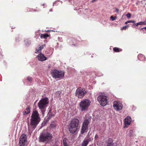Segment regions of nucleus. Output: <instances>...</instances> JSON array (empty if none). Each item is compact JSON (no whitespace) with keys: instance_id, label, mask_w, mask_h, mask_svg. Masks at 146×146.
I'll return each mask as SVG.
<instances>
[{"instance_id":"1","label":"nucleus","mask_w":146,"mask_h":146,"mask_svg":"<svg viewBox=\"0 0 146 146\" xmlns=\"http://www.w3.org/2000/svg\"><path fill=\"white\" fill-rule=\"evenodd\" d=\"M39 115V114L35 110L33 111L31 116L30 122V125L32 128L30 129V127L28 126V130L30 132L33 131L40 121V119Z\"/></svg>"},{"instance_id":"2","label":"nucleus","mask_w":146,"mask_h":146,"mask_svg":"<svg viewBox=\"0 0 146 146\" xmlns=\"http://www.w3.org/2000/svg\"><path fill=\"white\" fill-rule=\"evenodd\" d=\"M79 123V120L78 119H74L72 120L69 128V130L70 133L74 134L77 131Z\"/></svg>"},{"instance_id":"3","label":"nucleus","mask_w":146,"mask_h":146,"mask_svg":"<svg viewBox=\"0 0 146 146\" xmlns=\"http://www.w3.org/2000/svg\"><path fill=\"white\" fill-rule=\"evenodd\" d=\"M52 138L51 134L46 132H42L39 137V141L40 142H48L50 141Z\"/></svg>"},{"instance_id":"4","label":"nucleus","mask_w":146,"mask_h":146,"mask_svg":"<svg viewBox=\"0 0 146 146\" xmlns=\"http://www.w3.org/2000/svg\"><path fill=\"white\" fill-rule=\"evenodd\" d=\"M91 103V101L88 99H85L82 100L79 104L81 110L82 111L87 110Z\"/></svg>"},{"instance_id":"5","label":"nucleus","mask_w":146,"mask_h":146,"mask_svg":"<svg viewBox=\"0 0 146 146\" xmlns=\"http://www.w3.org/2000/svg\"><path fill=\"white\" fill-rule=\"evenodd\" d=\"M51 74L54 78L56 79L62 78L64 76V72L55 69L52 70Z\"/></svg>"},{"instance_id":"6","label":"nucleus","mask_w":146,"mask_h":146,"mask_svg":"<svg viewBox=\"0 0 146 146\" xmlns=\"http://www.w3.org/2000/svg\"><path fill=\"white\" fill-rule=\"evenodd\" d=\"M48 103L47 98H44L41 100L38 103V106L40 110H43L46 107V105Z\"/></svg>"},{"instance_id":"7","label":"nucleus","mask_w":146,"mask_h":146,"mask_svg":"<svg viewBox=\"0 0 146 146\" xmlns=\"http://www.w3.org/2000/svg\"><path fill=\"white\" fill-rule=\"evenodd\" d=\"M97 100L100 105L102 106H105L108 103L106 96L104 95H100L97 98Z\"/></svg>"},{"instance_id":"8","label":"nucleus","mask_w":146,"mask_h":146,"mask_svg":"<svg viewBox=\"0 0 146 146\" xmlns=\"http://www.w3.org/2000/svg\"><path fill=\"white\" fill-rule=\"evenodd\" d=\"M19 146H25L27 145V136L24 134H23L20 136L19 141Z\"/></svg>"},{"instance_id":"9","label":"nucleus","mask_w":146,"mask_h":146,"mask_svg":"<svg viewBox=\"0 0 146 146\" xmlns=\"http://www.w3.org/2000/svg\"><path fill=\"white\" fill-rule=\"evenodd\" d=\"M86 93V91L84 88H78L76 92V96L79 98H82Z\"/></svg>"},{"instance_id":"10","label":"nucleus","mask_w":146,"mask_h":146,"mask_svg":"<svg viewBox=\"0 0 146 146\" xmlns=\"http://www.w3.org/2000/svg\"><path fill=\"white\" fill-rule=\"evenodd\" d=\"M114 109L116 111H119L122 109L123 105L119 101H115L113 102V105Z\"/></svg>"},{"instance_id":"11","label":"nucleus","mask_w":146,"mask_h":146,"mask_svg":"<svg viewBox=\"0 0 146 146\" xmlns=\"http://www.w3.org/2000/svg\"><path fill=\"white\" fill-rule=\"evenodd\" d=\"M36 58L39 61L41 62L46 60L47 59V58L43 54L41 53L37 55Z\"/></svg>"},{"instance_id":"12","label":"nucleus","mask_w":146,"mask_h":146,"mask_svg":"<svg viewBox=\"0 0 146 146\" xmlns=\"http://www.w3.org/2000/svg\"><path fill=\"white\" fill-rule=\"evenodd\" d=\"M131 120V117L129 116H127V117L125 118L124 120L125 127L129 125L130 124Z\"/></svg>"},{"instance_id":"13","label":"nucleus","mask_w":146,"mask_h":146,"mask_svg":"<svg viewBox=\"0 0 146 146\" xmlns=\"http://www.w3.org/2000/svg\"><path fill=\"white\" fill-rule=\"evenodd\" d=\"M44 46H45V45H38L36 48V50L35 53H39V54L41 53V50L43 48Z\"/></svg>"},{"instance_id":"14","label":"nucleus","mask_w":146,"mask_h":146,"mask_svg":"<svg viewBox=\"0 0 146 146\" xmlns=\"http://www.w3.org/2000/svg\"><path fill=\"white\" fill-rule=\"evenodd\" d=\"M62 146H70L68 140L66 139H64L61 143Z\"/></svg>"},{"instance_id":"15","label":"nucleus","mask_w":146,"mask_h":146,"mask_svg":"<svg viewBox=\"0 0 146 146\" xmlns=\"http://www.w3.org/2000/svg\"><path fill=\"white\" fill-rule=\"evenodd\" d=\"M90 140L88 138L85 139L82 143V146H87Z\"/></svg>"},{"instance_id":"16","label":"nucleus","mask_w":146,"mask_h":146,"mask_svg":"<svg viewBox=\"0 0 146 146\" xmlns=\"http://www.w3.org/2000/svg\"><path fill=\"white\" fill-rule=\"evenodd\" d=\"M88 127L82 125L81 130V133L84 134L85 132H87L88 129Z\"/></svg>"},{"instance_id":"17","label":"nucleus","mask_w":146,"mask_h":146,"mask_svg":"<svg viewBox=\"0 0 146 146\" xmlns=\"http://www.w3.org/2000/svg\"><path fill=\"white\" fill-rule=\"evenodd\" d=\"M89 123V120L88 119H86L84 121L82 125L88 127Z\"/></svg>"},{"instance_id":"18","label":"nucleus","mask_w":146,"mask_h":146,"mask_svg":"<svg viewBox=\"0 0 146 146\" xmlns=\"http://www.w3.org/2000/svg\"><path fill=\"white\" fill-rule=\"evenodd\" d=\"M138 58L140 60H143L145 59V56L142 54H139L138 56Z\"/></svg>"},{"instance_id":"19","label":"nucleus","mask_w":146,"mask_h":146,"mask_svg":"<svg viewBox=\"0 0 146 146\" xmlns=\"http://www.w3.org/2000/svg\"><path fill=\"white\" fill-rule=\"evenodd\" d=\"M30 109L29 107H27L26 109V110L23 112L24 115H26L29 113L30 112Z\"/></svg>"},{"instance_id":"20","label":"nucleus","mask_w":146,"mask_h":146,"mask_svg":"<svg viewBox=\"0 0 146 146\" xmlns=\"http://www.w3.org/2000/svg\"><path fill=\"white\" fill-rule=\"evenodd\" d=\"M135 25L137 26L139 25H146V21H141L135 24Z\"/></svg>"},{"instance_id":"21","label":"nucleus","mask_w":146,"mask_h":146,"mask_svg":"<svg viewBox=\"0 0 146 146\" xmlns=\"http://www.w3.org/2000/svg\"><path fill=\"white\" fill-rule=\"evenodd\" d=\"M49 36L48 34H41L40 35V38H46Z\"/></svg>"},{"instance_id":"22","label":"nucleus","mask_w":146,"mask_h":146,"mask_svg":"<svg viewBox=\"0 0 146 146\" xmlns=\"http://www.w3.org/2000/svg\"><path fill=\"white\" fill-rule=\"evenodd\" d=\"M113 50L115 52H118L121 51L122 50L117 48L115 47L113 48Z\"/></svg>"},{"instance_id":"23","label":"nucleus","mask_w":146,"mask_h":146,"mask_svg":"<svg viewBox=\"0 0 146 146\" xmlns=\"http://www.w3.org/2000/svg\"><path fill=\"white\" fill-rule=\"evenodd\" d=\"M127 132H129V136H131L133 135V130L128 129L127 130Z\"/></svg>"},{"instance_id":"24","label":"nucleus","mask_w":146,"mask_h":146,"mask_svg":"<svg viewBox=\"0 0 146 146\" xmlns=\"http://www.w3.org/2000/svg\"><path fill=\"white\" fill-rule=\"evenodd\" d=\"M25 42L26 45H29L30 44V41L28 39H26L25 40Z\"/></svg>"},{"instance_id":"25","label":"nucleus","mask_w":146,"mask_h":146,"mask_svg":"<svg viewBox=\"0 0 146 146\" xmlns=\"http://www.w3.org/2000/svg\"><path fill=\"white\" fill-rule=\"evenodd\" d=\"M107 146H116L114 143H108Z\"/></svg>"},{"instance_id":"26","label":"nucleus","mask_w":146,"mask_h":146,"mask_svg":"<svg viewBox=\"0 0 146 146\" xmlns=\"http://www.w3.org/2000/svg\"><path fill=\"white\" fill-rule=\"evenodd\" d=\"M135 23V21L134 20H133V21H126L125 22V24H127L128 23Z\"/></svg>"},{"instance_id":"27","label":"nucleus","mask_w":146,"mask_h":146,"mask_svg":"<svg viewBox=\"0 0 146 146\" xmlns=\"http://www.w3.org/2000/svg\"><path fill=\"white\" fill-rule=\"evenodd\" d=\"M129 27V25H126L125 26L121 28V30H123L124 29H126L127 28Z\"/></svg>"},{"instance_id":"28","label":"nucleus","mask_w":146,"mask_h":146,"mask_svg":"<svg viewBox=\"0 0 146 146\" xmlns=\"http://www.w3.org/2000/svg\"><path fill=\"white\" fill-rule=\"evenodd\" d=\"M117 17H113V16H111L110 17V19L112 20V21H113L115 20Z\"/></svg>"},{"instance_id":"29","label":"nucleus","mask_w":146,"mask_h":146,"mask_svg":"<svg viewBox=\"0 0 146 146\" xmlns=\"http://www.w3.org/2000/svg\"><path fill=\"white\" fill-rule=\"evenodd\" d=\"M27 79L28 80V81L29 82H31V81L32 80V78L30 77H28L27 78Z\"/></svg>"},{"instance_id":"30","label":"nucleus","mask_w":146,"mask_h":146,"mask_svg":"<svg viewBox=\"0 0 146 146\" xmlns=\"http://www.w3.org/2000/svg\"><path fill=\"white\" fill-rule=\"evenodd\" d=\"M56 126V125L54 123L51 124L50 125L51 128H54Z\"/></svg>"},{"instance_id":"31","label":"nucleus","mask_w":146,"mask_h":146,"mask_svg":"<svg viewBox=\"0 0 146 146\" xmlns=\"http://www.w3.org/2000/svg\"><path fill=\"white\" fill-rule=\"evenodd\" d=\"M126 16L128 18H129L131 17V15L130 13H128L126 15Z\"/></svg>"},{"instance_id":"32","label":"nucleus","mask_w":146,"mask_h":146,"mask_svg":"<svg viewBox=\"0 0 146 146\" xmlns=\"http://www.w3.org/2000/svg\"><path fill=\"white\" fill-rule=\"evenodd\" d=\"M58 2H59V1H55V2H54V3H53V5L54 6V5H58V3H57Z\"/></svg>"},{"instance_id":"33","label":"nucleus","mask_w":146,"mask_h":146,"mask_svg":"<svg viewBox=\"0 0 146 146\" xmlns=\"http://www.w3.org/2000/svg\"><path fill=\"white\" fill-rule=\"evenodd\" d=\"M98 138V136L96 134L95 137V139L96 140Z\"/></svg>"},{"instance_id":"34","label":"nucleus","mask_w":146,"mask_h":146,"mask_svg":"<svg viewBox=\"0 0 146 146\" xmlns=\"http://www.w3.org/2000/svg\"><path fill=\"white\" fill-rule=\"evenodd\" d=\"M115 11L117 13H118L119 11V10L117 8H115Z\"/></svg>"},{"instance_id":"35","label":"nucleus","mask_w":146,"mask_h":146,"mask_svg":"<svg viewBox=\"0 0 146 146\" xmlns=\"http://www.w3.org/2000/svg\"><path fill=\"white\" fill-rule=\"evenodd\" d=\"M97 0H92V1H91V3H94V2L96 1H97Z\"/></svg>"},{"instance_id":"36","label":"nucleus","mask_w":146,"mask_h":146,"mask_svg":"<svg viewBox=\"0 0 146 146\" xmlns=\"http://www.w3.org/2000/svg\"><path fill=\"white\" fill-rule=\"evenodd\" d=\"M19 37L16 38V40L17 41H18L19 40Z\"/></svg>"},{"instance_id":"37","label":"nucleus","mask_w":146,"mask_h":146,"mask_svg":"<svg viewBox=\"0 0 146 146\" xmlns=\"http://www.w3.org/2000/svg\"><path fill=\"white\" fill-rule=\"evenodd\" d=\"M143 29H145L146 30V27H144L142 28L141 29V30H143Z\"/></svg>"},{"instance_id":"38","label":"nucleus","mask_w":146,"mask_h":146,"mask_svg":"<svg viewBox=\"0 0 146 146\" xmlns=\"http://www.w3.org/2000/svg\"><path fill=\"white\" fill-rule=\"evenodd\" d=\"M102 75L101 74L99 75H97V76H102Z\"/></svg>"},{"instance_id":"39","label":"nucleus","mask_w":146,"mask_h":146,"mask_svg":"<svg viewBox=\"0 0 146 146\" xmlns=\"http://www.w3.org/2000/svg\"><path fill=\"white\" fill-rule=\"evenodd\" d=\"M49 11H50V12H51V11H52V9H51Z\"/></svg>"},{"instance_id":"40","label":"nucleus","mask_w":146,"mask_h":146,"mask_svg":"<svg viewBox=\"0 0 146 146\" xmlns=\"http://www.w3.org/2000/svg\"><path fill=\"white\" fill-rule=\"evenodd\" d=\"M52 115H50L49 117H52Z\"/></svg>"},{"instance_id":"41","label":"nucleus","mask_w":146,"mask_h":146,"mask_svg":"<svg viewBox=\"0 0 146 146\" xmlns=\"http://www.w3.org/2000/svg\"><path fill=\"white\" fill-rule=\"evenodd\" d=\"M57 146V145H54V146Z\"/></svg>"},{"instance_id":"42","label":"nucleus","mask_w":146,"mask_h":146,"mask_svg":"<svg viewBox=\"0 0 146 146\" xmlns=\"http://www.w3.org/2000/svg\"><path fill=\"white\" fill-rule=\"evenodd\" d=\"M44 5V4H43L42 5Z\"/></svg>"}]
</instances>
